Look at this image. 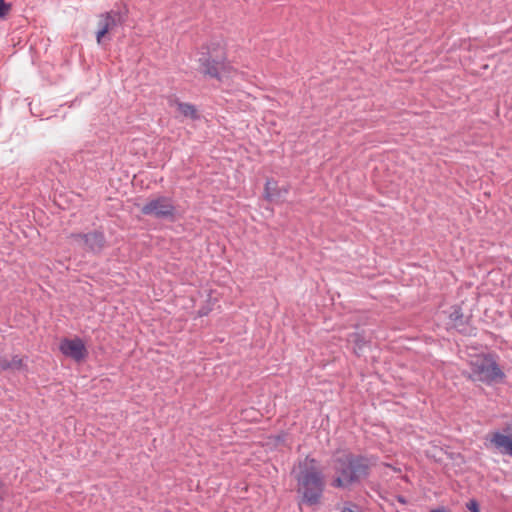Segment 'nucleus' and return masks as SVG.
I'll use <instances>...</instances> for the list:
<instances>
[{
  "mask_svg": "<svg viewBox=\"0 0 512 512\" xmlns=\"http://www.w3.org/2000/svg\"><path fill=\"white\" fill-rule=\"evenodd\" d=\"M287 189L283 191L278 190L276 183L272 180H268L265 186V196L269 201H279L282 198V194H286Z\"/></svg>",
  "mask_w": 512,
  "mask_h": 512,
  "instance_id": "obj_10",
  "label": "nucleus"
},
{
  "mask_svg": "<svg viewBox=\"0 0 512 512\" xmlns=\"http://www.w3.org/2000/svg\"><path fill=\"white\" fill-rule=\"evenodd\" d=\"M335 477L332 482L334 487L344 488L365 475L366 467L348 452H340L335 457Z\"/></svg>",
  "mask_w": 512,
  "mask_h": 512,
  "instance_id": "obj_2",
  "label": "nucleus"
},
{
  "mask_svg": "<svg viewBox=\"0 0 512 512\" xmlns=\"http://www.w3.org/2000/svg\"><path fill=\"white\" fill-rule=\"evenodd\" d=\"M490 442L501 453L512 456V428H506L502 432H494L490 436Z\"/></svg>",
  "mask_w": 512,
  "mask_h": 512,
  "instance_id": "obj_8",
  "label": "nucleus"
},
{
  "mask_svg": "<svg viewBox=\"0 0 512 512\" xmlns=\"http://www.w3.org/2000/svg\"><path fill=\"white\" fill-rule=\"evenodd\" d=\"M471 378L474 381L491 382L502 377L500 369L491 356L477 355L470 361Z\"/></svg>",
  "mask_w": 512,
  "mask_h": 512,
  "instance_id": "obj_3",
  "label": "nucleus"
},
{
  "mask_svg": "<svg viewBox=\"0 0 512 512\" xmlns=\"http://www.w3.org/2000/svg\"><path fill=\"white\" fill-rule=\"evenodd\" d=\"M466 507L469 511L471 512H480L479 510V505L477 503L476 500H470L467 504H466Z\"/></svg>",
  "mask_w": 512,
  "mask_h": 512,
  "instance_id": "obj_14",
  "label": "nucleus"
},
{
  "mask_svg": "<svg viewBox=\"0 0 512 512\" xmlns=\"http://www.w3.org/2000/svg\"><path fill=\"white\" fill-rule=\"evenodd\" d=\"M292 474L297 482L296 490L302 502L316 505L320 502L325 487L322 471L315 459L306 457L294 467Z\"/></svg>",
  "mask_w": 512,
  "mask_h": 512,
  "instance_id": "obj_1",
  "label": "nucleus"
},
{
  "mask_svg": "<svg viewBox=\"0 0 512 512\" xmlns=\"http://www.w3.org/2000/svg\"><path fill=\"white\" fill-rule=\"evenodd\" d=\"M431 512H445V511L437 509V510H432Z\"/></svg>",
  "mask_w": 512,
  "mask_h": 512,
  "instance_id": "obj_17",
  "label": "nucleus"
},
{
  "mask_svg": "<svg viewBox=\"0 0 512 512\" xmlns=\"http://www.w3.org/2000/svg\"><path fill=\"white\" fill-rule=\"evenodd\" d=\"M23 367H24V362H23L22 358H20L18 356L12 357V359L10 360L9 369L21 370V369H23Z\"/></svg>",
  "mask_w": 512,
  "mask_h": 512,
  "instance_id": "obj_12",
  "label": "nucleus"
},
{
  "mask_svg": "<svg viewBox=\"0 0 512 512\" xmlns=\"http://www.w3.org/2000/svg\"><path fill=\"white\" fill-rule=\"evenodd\" d=\"M11 9L10 4L6 3L4 0H0V17L4 18L7 16Z\"/></svg>",
  "mask_w": 512,
  "mask_h": 512,
  "instance_id": "obj_13",
  "label": "nucleus"
},
{
  "mask_svg": "<svg viewBox=\"0 0 512 512\" xmlns=\"http://www.w3.org/2000/svg\"><path fill=\"white\" fill-rule=\"evenodd\" d=\"M80 240L92 251L101 249L104 245V236L99 232H93L86 235H81Z\"/></svg>",
  "mask_w": 512,
  "mask_h": 512,
  "instance_id": "obj_9",
  "label": "nucleus"
},
{
  "mask_svg": "<svg viewBox=\"0 0 512 512\" xmlns=\"http://www.w3.org/2000/svg\"><path fill=\"white\" fill-rule=\"evenodd\" d=\"M59 349L63 355L76 362L84 360L87 356V349L80 338H65L60 342Z\"/></svg>",
  "mask_w": 512,
  "mask_h": 512,
  "instance_id": "obj_6",
  "label": "nucleus"
},
{
  "mask_svg": "<svg viewBox=\"0 0 512 512\" xmlns=\"http://www.w3.org/2000/svg\"><path fill=\"white\" fill-rule=\"evenodd\" d=\"M10 360L0 355V371L9 369Z\"/></svg>",
  "mask_w": 512,
  "mask_h": 512,
  "instance_id": "obj_15",
  "label": "nucleus"
},
{
  "mask_svg": "<svg viewBox=\"0 0 512 512\" xmlns=\"http://www.w3.org/2000/svg\"><path fill=\"white\" fill-rule=\"evenodd\" d=\"M199 62L201 72L218 79L226 88L238 77V73L228 63L202 58L199 59Z\"/></svg>",
  "mask_w": 512,
  "mask_h": 512,
  "instance_id": "obj_4",
  "label": "nucleus"
},
{
  "mask_svg": "<svg viewBox=\"0 0 512 512\" xmlns=\"http://www.w3.org/2000/svg\"><path fill=\"white\" fill-rule=\"evenodd\" d=\"M172 106L175 107V110L179 112L181 115L189 118H194L196 116L195 108L187 103L174 102Z\"/></svg>",
  "mask_w": 512,
  "mask_h": 512,
  "instance_id": "obj_11",
  "label": "nucleus"
},
{
  "mask_svg": "<svg viewBox=\"0 0 512 512\" xmlns=\"http://www.w3.org/2000/svg\"><path fill=\"white\" fill-rule=\"evenodd\" d=\"M174 210L171 199L167 197L151 199L141 208L143 214L158 218L172 217Z\"/></svg>",
  "mask_w": 512,
  "mask_h": 512,
  "instance_id": "obj_5",
  "label": "nucleus"
},
{
  "mask_svg": "<svg viewBox=\"0 0 512 512\" xmlns=\"http://www.w3.org/2000/svg\"><path fill=\"white\" fill-rule=\"evenodd\" d=\"M342 512H362L357 508L354 507H344Z\"/></svg>",
  "mask_w": 512,
  "mask_h": 512,
  "instance_id": "obj_16",
  "label": "nucleus"
},
{
  "mask_svg": "<svg viewBox=\"0 0 512 512\" xmlns=\"http://www.w3.org/2000/svg\"><path fill=\"white\" fill-rule=\"evenodd\" d=\"M124 21L120 12L110 11L100 15L98 20L97 43L102 44L104 37L119 23Z\"/></svg>",
  "mask_w": 512,
  "mask_h": 512,
  "instance_id": "obj_7",
  "label": "nucleus"
}]
</instances>
